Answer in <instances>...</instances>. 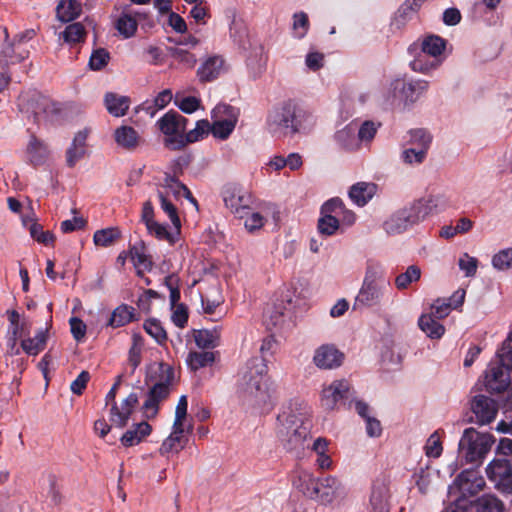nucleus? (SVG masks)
I'll return each instance as SVG.
<instances>
[{
  "label": "nucleus",
  "instance_id": "nucleus-14",
  "mask_svg": "<svg viewBox=\"0 0 512 512\" xmlns=\"http://www.w3.org/2000/svg\"><path fill=\"white\" fill-rule=\"evenodd\" d=\"M484 385L491 394H500L510 385V371L500 363H491L485 371Z\"/></svg>",
  "mask_w": 512,
  "mask_h": 512
},
{
  "label": "nucleus",
  "instance_id": "nucleus-62",
  "mask_svg": "<svg viewBox=\"0 0 512 512\" xmlns=\"http://www.w3.org/2000/svg\"><path fill=\"white\" fill-rule=\"evenodd\" d=\"M512 341H509L507 338L506 341L503 342L501 348L497 351V356L499 358V363L504 366L507 370H512Z\"/></svg>",
  "mask_w": 512,
  "mask_h": 512
},
{
  "label": "nucleus",
  "instance_id": "nucleus-38",
  "mask_svg": "<svg viewBox=\"0 0 512 512\" xmlns=\"http://www.w3.org/2000/svg\"><path fill=\"white\" fill-rule=\"evenodd\" d=\"M172 97V91L170 89H164L158 93L153 102H144L142 104V110L150 116H154L158 110L165 108L171 102Z\"/></svg>",
  "mask_w": 512,
  "mask_h": 512
},
{
  "label": "nucleus",
  "instance_id": "nucleus-3",
  "mask_svg": "<svg viewBox=\"0 0 512 512\" xmlns=\"http://www.w3.org/2000/svg\"><path fill=\"white\" fill-rule=\"evenodd\" d=\"M308 413L303 402L291 401L278 414L277 435L288 451L301 447L310 433Z\"/></svg>",
  "mask_w": 512,
  "mask_h": 512
},
{
  "label": "nucleus",
  "instance_id": "nucleus-55",
  "mask_svg": "<svg viewBox=\"0 0 512 512\" xmlns=\"http://www.w3.org/2000/svg\"><path fill=\"white\" fill-rule=\"evenodd\" d=\"M169 53L174 59L184 64L188 68H193L197 63L196 56L185 49L170 47Z\"/></svg>",
  "mask_w": 512,
  "mask_h": 512
},
{
  "label": "nucleus",
  "instance_id": "nucleus-33",
  "mask_svg": "<svg viewBox=\"0 0 512 512\" xmlns=\"http://www.w3.org/2000/svg\"><path fill=\"white\" fill-rule=\"evenodd\" d=\"M48 340V328L40 329L34 338H27L21 341V347L28 355L36 356L46 347Z\"/></svg>",
  "mask_w": 512,
  "mask_h": 512
},
{
  "label": "nucleus",
  "instance_id": "nucleus-24",
  "mask_svg": "<svg viewBox=\"0 0 512 512\" xmlns=\"http://www.w3.org/2000/svg\"><path fill=\"white\" fill-rule=\"evenodd\" d=\"M356 132V124L350 123L334 134V140L341 149L346 151H355L360 147V142L357 138Z\"/></svg>",
  "mask_w": 512,
  "mask_h": 512
},
{
  "label": "nucleus",
  "instance_id": "nucleus-7",
  "mask_svg": "<svg viewBox=\"0 0 512 512\" xmlns=\"http://www.w3.org/2000/svg\"><path fill=\"white\" fill-rule=\"evenodd\" d=\"M495 438L489 433H480L474 428H467L459 441V449L467 463L479 465L491 450Z\"/></svg>",
  "mask_w": 512,
  "mask_h": 512
},
{
  "label": "nucleus",
  "instance_id": "nucleus-4",
  "mask_svg": "<svg viewBox=\"0 0 512 512\" xmlns=\"http://www.w3.org/2000/svg\"><path fill=\"white\" fill-rule=\"evenodd\" d=\"M174 379V368L168 363L154 362L147 367L144 381L149 389L142 410L148 418L158 414L160 404L171 394Z\"/></svg>",
  "mask_w": 512,
  "mask_h": 512
},
{
  "label": "nucleus",
  "instance_id": "nucleus-26",
  "mask_svg": "<svg viewBox=\"0 0 512 512\" xmlns=\"http://www.w3.org/2000/svg\"><path fill=\"white\" fill-rule=\"evenodd\" d=\"M319 478H315L314 475L307 471H300L297 476L293 479V486L299 490L306 497L313 499L315 498L317 485Z\"/></svg>",
  "mask_w": 512,
  "mask_h": 512
},
{
  "label": "nucleus",
  "instance_id": "nucleus-31",
  "mask_svg": "<svg viewBox=\"0 0 512 512\" xmlns=\"http://www.w3.org/2000/svg\"><path fill=\"white\" fill-rule=\"evenodd\" d=\"M218 352L213 351H191L189 352L186 363L192 371L212 366L216 360Z\"/></svg>",
  "mask_w": 512,
  "mask_h": 512
},
{
  "label": "nucleus",
  "instance_id": "nucleus-41",
  "mask_svg": "<svg viewBox=\"0 0 512 512\" xmlns=\"http://www.w3.org/2000/svg\"><path fill=\"white\" fill-rule=\"evenodd\" d=\"M475 510V512H505V507L497 497L485 495L476 501Z\"/></svg>",
  "mask_w": 512,
  "mask_h": 512
},
{
  "label": "nucleus",
  "instance_id": "nucleus-37",
  "mask_svg": "<svg viewBox=\"0 0 512 512\" xmlns=\"http://www.w3.org/2000/svg\"><path fill=\"white\" fill-rule=\"evenodd\" d=\"M446 48V40L438 35H429L422 41L421 50L434 58L440 56Z\"/></svg>",
  "mask_w": 512,
  "mask_h": 512
},
{
  "label": "nucleus",
  "instance_id": "nucleus-46",
  "mask_svg": "<svg viewBox=\"0 0 512 512\" xmlns=\"http://www.w3.org/2000/svg\"><path fill=\"white\" fill-rule=\"evenodd\" d=\"M158 198L160 201L161 209L167 214V216L171 220L174 228L177 230V234H180L181 221L176 206L161 191L158 192Z\"/></svg>",
  "mask_w": 512,
  "mask_h": 512
},
{
  "label": "nucleus",
  "instance_id": "nucleus-25",
  "mask_svg": "<svg viewBox=\"0 0 512 512\" xmlns=\"http://www.w3.org/2000/svg\"><path fill=\"white\" fill-rule=\"evenodd\" d=\"M376 190L377 185L374 183L358 182L350 188L349 197L355 204L362 207L372 199Z\"/></svg>",
  "mask_w": 512,
  "mask_h": 512
},
{
  "label": "nucleus",
  "instance_id": "nucleus-21",
  "mask_svg": "<svg viewBox=\"0 0 512 512\" xmlns=\"http://www.w3.org/2000/svg\"><path fill=\"white\" fill-rule=\"evenodd\" d=\"M114 140L119 147L127 151L136 150L143 142L139 132L128 125H122L115 129Z\"/></svg>",
  "mask_w": 512,
  "mask_h": 512
},
{
  "label": "nucleus",
  "instance_id": "nucleus-56",
  "mask_svg": "<svg viewBox=\"0 0 512 512\" xmlns=\"http://www.w3.org/2000/svg\"><path fill=\"white\" fill-rule=\"evenodd\" d=\"M293 31L294 37L302 39L308 32L309 19L306 13H295L293 16Z\"/></svg>",
  "mask_w": 512,
  "mask_h": 512
},
{
  "label": "nucleus",
  "instance_id": "nucleus-17",
  "mask_svg": "<svg viewBox=\"0 0 512 512\" xmlns=\"http://www.w3.org/2000/svg\"><path fill=\"white\" fill-rule=\"evenodd\" d=\"M317 486L314 500L324 505L332 503L343 493L341 482L334 476L319 478Z\"/></svg>",
  "mask_w": 512,
  "mask_h": 512
},
{
  "label": "nucleus",
  "instance_id": "nucleus-51",
  "mask_svg": "<svg viewBox=\"0 0 512 512\" xmlns=\"http://www.w3.org/2000/svg\"><path fill=\"white\" fill-rule=\"evenodd\" d=\"M142 337L138 334L133 335V344L129 349L128 363L132 368L133 374L136 368L140 365L142 360Z\"/></svg>",
  "mask_w": 512,
  "mask_h": 512
},
{
  "label": "nucleus",
  "instance_id": "nucleus-9",
  "mask_svg": "<svg viewBox=\"0 0 512 512\" xmlns=\"http://www.w3.org/2000/svg\"><path fill=\"white\" fill-rule=\"evenodd\" d=\"M355 391L347 380H335L322 390L321 404L327 410H333L337 404L351 408Z\"/></svg>",
  "mask_w": 512,
  "mask_h": 512
},
{
  "label": "nucleus",
  "instance_id": "nucleus-59",
  "mask_svg": "<svg viewBox=\"0 0 512 512\" xmlns=\"http://www.w3.org/2000/svg\"><path fill=\"white\" fill-rule=\"evenodd\" d=\"M459 268L465 273L466 277H473L478 268V260L475 257L470 256L468 253H464L458 261Z\"/></svg>",
  "mask_w": 512,
  "mask_h": 512
},
{
  "label": "nucleus",
  "instance_id": "nucleus-2",
  "mask_svg": "<svg viewBox=\"0 0 512 512\" xmlns=\"http://www.w3.org/2000/svg\"><path fill=\"white\" fill-rule=\"evenodd\" d=\"M237 386L255 405H266L271 399L267 359L251 357L238 373Z\"/></svg>",
  "mask_w": 512,
  "mask_h": 512
},
{
  "label": "nucleus",
  "instance_id": "nucleus-63",
  "mask_svg": "<svg viewBox=\"0 0 512 512\" xmlns=\"http://www.w3.org/2000/svg\"><path fill=\"white\" fill-rule=\"evenodd\" d=\"M344 203L343 201L338 198H331L324 202V204L321 206L320 213L321 215H334V216H340V212L344 209Z\"/></svg>",
  "mask_w": 512,
  "mask_h": 512
},
{
  "label": "nucleus",
  "instance_id": "nucleus-50",
  "mask_svg": "<svg viewBox=\"0 0 512 512\" xmlns=\"http://www.w3.org/2000/svg\"><path fill=\"white\" fill-rule=\"evenodd\" d=\"M340 221L338 217L334 215H321L318 220V231L322 235L331 236L334 235L339 229Z\"/></svg>",
  "mask_w": 512,
  "mask_h": 512
},
{
  "label": "nucleus",
  "instance_id": "nucleus-52",
  "mask_svg": "<svg viewBox=\"0 0 512 512\" xmlns=\"http://www.w3.org/2000/svg\"><path fill=\"white\" fill-rule=\"evenodd\" d=\"M186 441L183 436L171 433L162 443L159 451L161 455H166L171 452H179L185 446Z\"/></svg>",
  "mask_w": 512,
  "mask_h": 512
},
{
  "label": "nucleus",
  "instance_id": "nucleus-48",
  "mask_svg": "<svg viewBox=\"0 0 512 512\" xmlns=\"http://www.w3.org/2000/svg\"><path fill=\"white\" fill-rule=\"evenodd\" d=\"M28 230L30 236L40 244L52 246L55 242L54 234L50 231H44L43 226L39 223H31Z\"/></svg>",
  "mask_w": 512,
  "mask_h": 512
},
{
  "label": "nucleus",
  "instance_id": "nucleus-60",
  "mask_svg": "<svg viewBox=\"0 0 512 512\" xmlns=\"http://www.w3.org/2000/svg\"><path fill=\"white\" fill-rule=\"evenodd\" d=\"M378 127L373 121H364L359 128H357V138L359 142H370L376 135Z\"/></svg>",
  "mask_w": 512,
  "mask_h": 512
},
{
  "label": "nucleus",
  "instance_id": "nucleus-13",
  "mask_svg": "<svg viewBox=\"0 0 512 512\" xmlns=\"http://www.w3.org/2000/svg\"><path fill=\"white\" fill-rule=\"evenodd\" d=\"M470 409L474 415V419L471 418V421L479 425H485L495 420L498 413V403L486 395L479 394L470 400Z\"/></svg>",
  "mask_w": 512,
  "mask_h": 512
},
{
  "label": "nucleus",
  "instance_id": "nucleus-44",
  "mask_svg": "<svg viewBox=\"0 0 512 512\" xmlns=\"http://www.w3.org/2000/svg\"><path fill=\"white\" fill-rule=\"evenodd\" d=\"M118 32L124 38H130L135 35L138 27L136 19L130 14L123 13L116 21L115 25Z\"/></svg>",
  "mask_w": 512,
  "mask_h": 512
},
{
  "label": "nucleus",
  "instance_id": "nucleus-45",
  "mask_svg": "<svg viewBox=\"0 0 512 512\" xmlns=\"http://www.w3.org/2000/svg\"><path fill=\"white\" fill-rule=\"evenodd\" d=\"M213 124H210V132L215 138L225 140L234 131L236 124L223 118H213Z\"/></svg>",
  "mask_w": 512,
  "mask_h": 512
},
{
  "label": "nucleus",
  "instance_id": "nucleus-49",
  "mask_svg": "<svg viewBox=\"0 0 512 512\" xmlns=\"http://www.w3.org/2000/svg\"><path fill=\"white\" fill-rule=\"evenodd\" d=\"M239 115L240 111L238 108L225 103L218 104L212 110V118H223L227 121H232L235 124L238 122Z\"/></svg>",
  "mask_w": 512,
  "mask_h": 512
},
{
  "label": "nucleus",
  "instance_id": "nucleus-12",
  "mask_svg": "<svg viewBox=\"0 0 512 512\" xmlns=\"http://www.w3.org/2000/svg\"><path fill=\"white\" fill-rule=\"evenodd\" d=\"M225 206L239 218H244L250 211L252 197L236 185H227L222 191Z\"/></svg>",
  "mask_w": 512,
  "mask_h": 512
},
{
  "label": "nucleus",
  "instance_id": "nucleus-42",
  "mask_svg": "<svg viewBox=\"0 0 512 512\" xmlns=\"http://www.w3.org/2000/svg\"><path fill=\"white\" fill-rule=\"evenodd\" d=\"M419 10L410 0H405V2L399 7L395 16L392 20L391 25L395 26L397 29L403 27L406 22L411 19V16Z\"/></svg>",
  "mask_w": 512,
  "mask_h": 512
},
{
  "label": "nucleus",
  "instance_id": "nucleus-28",
  "mask_svg": "<svg viewBox=\"0 0 512 512\" xmlns=\"http://www.w3.org/2000/svg\"><path fill=\"white\" fill-rule=\"evenodd\" d=\"M135 320V309L130 305L121 304L111 313V316L107 322V326L112 328H119Z\"/></svg>",
  "mask_w": 512,
  "mask_h": 512
},
{
  "label": "nucleus",
  "instance_id": "nucleus-16",
  "mask_svg": "<svg viewBox=\"0 0 512 512\" xmlns=\"http://www.w3.org/2000/svg\"><path fill=\"white\" fill-rule=\"evenodd\" d=\"M344 354L333 344H323L315 350L314 364L320 369H334L343 363Z\"/></svg>",
  "mask_w": 512,
  "mask_h": 512
},
{
  "label": "nucleus",
  "instance_id": "nucleus-34",
  "mask_svg": "<svg viewBox=\"0 0 512 512\" xmlns=\"http://www.w3.org/2000/svg\"><path fill=\"white\" fill-rule=\"evenodd\" d=\"M193 336L199 348L213 349L219 345L220 331L217 328L194 330Z\"/></svg>",
  "mask_w": 512,
  "mask_h": 512
},
{
  "label": "nucleus",
  "instance_id": "nucleus-64",
  "mask_svg": "<svg viewBox=\"0 0 512 512\" xmlns=\"http://www.w3.org/2000/svg\"><path fill=\"white\" fill-rule=\"evenodd\" d=\"M370 504L372 506L371 512H389L387 502L380 491L375 489L372 491Z\"/></svg>",
  "mask_w": 512,
  "mask_h": 512
},
{
  "label": "nucleus",
  "instance_id": "nucleus-22",
  "mask_svg": "<svg viewBox=\"0 0 512 512\" xmlns=\"http://www.w3.org/2000/svg\"><path fill=\"white\" fill-rule=\"evenodd\" d=\"M87 137V129L79 131L74 136L71 146L66 151V163L68 167H74L76 163L85 156Z\"/></svg>",
  "mask_w": 512,
  "mask_h": 512
},
{
  "label": "nucleus",
  "instance_id": "nucleus-47",
  "mask_svg": "<svg viewBox=\"0 0 512 512\" xmlns=\"http://www.w3.org/2000/svg\"><path fill=\"white\" fill-rule=\"evenodd\" d=\"M147 231L150 235L156 237L158 240H165L169 244L173 245L178 240L177 231L175 233H171L167 230L165 225H162L156 221L146 226Z\"/></svg>",
  "mask_w": 512,
  "mask_h": 512
},
{
  "label": "nucleus",
  "instance_id": "nucleus-32",
  "mask_svg": "<svg viewBox=\"0 0 512 512\" xmlns=\"http://www.w3.org/2000/svg\"><path fill=\"white\" fill-rule=\"evenodd\" d=\"M26 152L29 158V162L33 166H39L43 164L48 155L46 145L42 141H40L35 135H32L30 137Z\"/></svg>",
  "mask_w": 512,
  "mask_h": 512
},
{
  "label": "nucleus",
  "instance_id": "nucleus-8",
  "mask_svg": "<svg viewBox=\"0 0 512 512\" xmlns=\"http://www.w3.org/2000/svg\"><path fill=\"white\" fill-rule=\"evenodd\" d=\"M188 122L189 120L186 117L175 110H169L157 120L156 126L165 136L164 146L166 148L174 151L180 150V148H176L177 144L171 143L170 141L180 139V137L184 136Z\"/></svg>",
  "mask_w": 512,
  "mask_h": 512
},
{
  "label": "nucleus",
  "instance_id": "nucleus-5",
  "mask_svg": "<svg viewBox=\"0 0 512 512\" xmlns=\"http://www.w3.org/2000/svg\"><path fill=\"white\" fill-rule=\"evenodd\" d=\"M436 207L437 201L433 196L418 199L393 213L383 223V228L389 235L401 234L424 221Z\"/></svg>",
  "mask_w": 512,
  "mask_h": 512
},
{
  "label": "nucleus",
  "instance_id": "nucleus-19",
  "mask_svg": "<svg viewBox=\"0 0 512 512\" xmlns=\"http://www.w3.org/2000/svg\"><path fill=\"white\" fill-rule=\"evenodd\" d=\"M463 495H476L485 486L484 479L473 469L462 471L454 481Z\"/></svg>",
  "mask_w": 512,
  "mask_h": 512
},
{
  "label": "nucleus",
  "instance_id": "nucleus-43",
  "mask_svg": "<svg viewBox=\"0 0 512 512\" xmlns=\"http://www.w3.org/2000/svg\"><path fill=\"white\" fill-rule=\"evenodd\" d=\"M421 269L417 265H410L404 273L399 274L395 279V286L398 290H404L410 284L419 281Z\"/></svg>",
  "mask_w": 512,
  "mask_h": 512
},
{
  "label": "nucleus",
  "instance_id": "nucleus-10",
  "mask_svg": "<svg viewBox=\"0 0 512 512\" xmlns=\"http://www.w3.org/2000/svg\"><path fill=\"white\" fill-rule=\"evenodd\" d=\"M486 475L494 487L505 495H512V464L506 458H494L486 467Z\"/></svg>",
  "mask_w": 512,
  "mask_h": 512
},
{
  "label": "nucleus",
  "instance_id": "nucleus-23",
  "mask_svg": "<svg viewBox=\"0 0 512 512\" xmlns=\"http://www.w3.org/2000/svg\"><path fill=\"white\" fill-rule=\"evenodd\" d=\"M210 133V123L206 119H201L196 122V126L194 129L185 131L184 136L180 137V139H175L170 141L171 143L177 144L176 148L183 149L186 145L190 143L197 142L202 140Z\"/></svg>",
  "mask_w": 512,
  "mask_h": 512
},
{
  "label": "nucleus",
  "instance_id": "nucleus-30",
  "mask_svg": "<svg viewBox=\"0 0 512 512\" xmlns=\"http://www.w3.org/2000/svg\"><path fill=\"white\" fill-rule=\"evenodd\" d=\"M82 12V5L76 0H61L56 7L57 18L64 23L78 18Z\"/></svg>",
  "mask_w": 512,
  "mask_h": 512
},
{
  "label": "nucleus",
  "instance_id": "nucleus-35",
  "mask_svg": "<svg viewBox=\"0 0 512 512\" xmlns=\"http://www.w3.org/2000/svg\"><path fill=\"white\" fill-rule=\"evenodd\" d=\"M122 237V232L118 227H108L97 230L93 235V242L99 247H110Z\"/></svg>",
  "mask_w": 512,
  "mask_h": 512
},
{
  "label": "nucleus",
  "instance_id": "nucleus-61",
  "mask_svg": "<svg viewBox=\"0 0 512 512\" xmlns=\"http://www.w3.org/2000/svg\"><path fill=\"white\" fill-rule=\"evenodd\" d=\"M495 268L504 270L512 268V248L505 249L495 254L492 259Z\"/></svg>",
  "mask_w": 512,
  "mask_h": 512
},
{
  "label": "nucleus",
  "instance_id": "nucleus-20",
  "mask_svg": "<svg viewBox=\"0 0 512 512\" xmlns=\"http://www.w3.org/2000/svg\"><path fill=\"white\" fill-rule=\"evenodd\" d=\"M137 404H138V395L136 393H130L123 400V402L121 404V408H119L117 406V403L114 402V405L111 406V410H110L111 422L119 428L125 427Z\"/></svg>",
  "mask_w": 512,
  "mask_h": 512
},
{
  "label": "nucleus",
  "instance_id": "nucleus-18",
  "mask_svg": "<svg viewBox=\"0 0 512 512\" xmlns=\"http://www.w3.org/2000/svg\"><path fill=\"white\" fill-rule=\"evenodd\" d=\"M225 70L223 57L212 55L200 64L196 74L200 82L207 83L216 80Z\"/></svg>",
  "mask_w": 512,
  "mask_h": 512
},
{
  "label": "nucleus",
  "instance_id": "nucleus-54",
  "mask_svg": "<svg viewBox=\"0 0 512 512\" xmlns=\"http://www.w3.org/2000/svg\"><path fill=\"white\" fill-rule=\"evenodd\" d=\"M110 60V53L105 48L95 49L89 59V67L94 71L103 69Z\"/></svg>",
  "mask_w": 512,
  "mask_h": 512
},
{
  "label": "nucleus",
  "instance_id": "nucleus-40",
  "mask_svg": "<svg viewBox=\"0 0 512 512\" xmlns=\"http://www.w3.org/2000/svg\"><path fill=\"white\" fill-rule=\"evenodd\" d=\"M143 328L159 345H164L167 341V332L161 322L156 318L147 319Z\"/></svg>",
  "mask_w": 512,
  "mask_h": 512
},
{
  "label": "nucleus",
  "instance_id": "nucleus-27",
  "mask_svg": "<svg viewBox=\"0 0 512 512\" xmlns=\"http://www.w3.org/2000/svg\"><path fill=\"white\" fill-rule=\"evenodd\" d=\"M104 104L111 115L121 117L124 116L129 109L130 98L113 92H108L104 96Z\"/></svg>",
  "mask_w": 512,
  "mask_h": 512
},
{
  "label": "nucleus",
  "instance_id": "nucleus-15",
  "mask_svg": "<svg viewBox=\"0 0 512 512\" xmlns=\"http://www.w3.org/2000/svg\"><path fill=\"white\" fill-rule=\"evenodd\" d=\"M27 111L32 113L35 122H39L42 118L58 114L60 107L51 98L40 93H33L28 99Z\"/></svg>",
  "mask_w": 512,
  "mask_h": 512
},
{
  "label": "nucleus",
  "instance_id": "nucleus-6",
  "mask_svg": "<svg viewBox=\"0 0 512 512\" xmlns=\"http://www.w3.org/2000/svg\"><path fill=\"white\" fill-rule=\"evenodd\" d=\"M384 269L378 263H368L362 286L354 300L353 310L379 305L384 289Z\"/></svg>",
  "mask_w": 512,
  "mask_h": 512
},
{
  "label": "nucleus",
  "instance_id": "nucleus-29",
  "mask_svg": "<svg viewBox=\"0 0 512 512\" xmlns=\"http://www.w3.org/2000/svg\"><path fill=\"white\" fill-rule=\"evenodd\" d=\"M152 431L151 425L142 421L134 426L133 429L127 430L121 437V443L125 447H131L139 444L145 437L150 435Z\"/></svg>",
  "mask_w": 512,
  "mask_h": 512
},
{
  "label": "nucleus",
  "instance_id": "nucleus-36",
  "mask_svg": "<svg viewBox=\"0 0 512 512\" xmlns=\"http://www.w3.org/2000/svg\"><path fill=\"white\" fill-rule=\"evenodd\" d=\"M420 329L431 339H440L445 333V327L432 315H422L418 320Z\"/></svg>",
  "mask_w": 512,
  "mask_h": 512
},
{
  "label": "nucleus",
  "instance_id": "nucleus-39",
  "mask_svg": "<svg viewBox=\"0 0 512 512\" xmlns=\"http://www.w3.org/2000/svg\"><path fill=\"white\" fill-rule=\"evenodd\" d=\"M87 36L85 27L80 22H74L66 26L62 32L64 42L72 45L84 42Z\"/></svg>",
  "mask_w": 512,
  "mask_h": 512
},
{
  "label": "nucleus",
  "instance_id": "nucleus-1",
  "mask_svg": "<svg viewBox=\"0 0 512 512\" xmlns=\"http://www.w3.org/2000/svg\"><path fill=\"white\" fill-rule=\"evenodd\" d=\"M314 125L313 114L292 99L275 104L266 117V128L273 136L307 133Z\"/></svg>",
  "mask_w": 512,
  "mask_h": 512
},
{
  "label": "nucleus",
  "instance_id": "nucleus-11",
  "mask_svg": "<svg viewBox=\"0 0 512 512\" xmlns=\"http://www.w3.org/2000/svg\"><path fill=\"white\" fill-rule=\"evenodd\" d=\"M6 40L2 45L0 51V62L6 65L20 63L29 56V51L26 48V40L31 39L34 31H27L26 33L16 35L13 40L8 41V31L4 28Z\"/></svg>",
  "mask_w": 512,
  "mask_h": 512
},
{
  "label": "nucleus",
  "instance_id": "nucleus-58",
  "mask_svg": "<svg viewBox=\"0 0 512 512\" xmlns=\"http://www.w3.org/2000/svg\"><path fill=\"white\" fill-rule=\"evenodd\" d=\"M426 155L427 151L423 148H416L412 146L402 152V159L407 164H420L425 160Z\"/></svg>",
  "mask_w": 512,
  "mask_h": 512
},
{
  "label": "nucleus",
  "instance_id": "nucleus-53",
  "mask_svg": "<svg viewBox=\"0 0 512 512\" xmlns=\"http://www.w3.org/2000/svg\"><path fill=\"white\" fill-rule=\"evenodd\" d=\"M409 143L416 148H423L428 151L432 142L431 135L425 129H414L409 132Z\"/></svg>",
  "mask_w": 512,
  "mask_h": 512
},
{
  "label": "nucleus",
  "instance_id": "nucleus-57",
  "mask_svg": "<svg viewBox=\"0 0 512 512\" xmlns=\"http://www.w3.org/2000/svg\"><path fill=\"white\" fill-rule=\"evenodd\" d=\"M426 56L427 55L425 54H419L413 61H411V69L420 73H428L432 69H436L439 65V62L437 60L429 62L425 59Z\"/></svg>",
  "mask_w": 512,
  "mask_h": 512
}]
</instances>
